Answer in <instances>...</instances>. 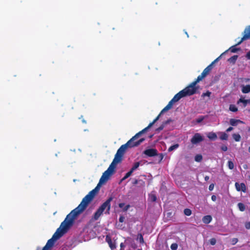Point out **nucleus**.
<instances>
[{
	"mask_svg": "<svg viewBox=\"0 0 250 250\" xmlns=\"http://www.w3.org/2000/svg\"><path fill=\"white\" fill-rule=\"evenodd\" d=\"M184 92L182 91H180L178 93L175 94L173 98L172 99V101H174L175 103L179 101L181 98L185 97V95L184 94Z\"/></svg>",
	"mask_w": 250,
	"mask_h": 250,
	"instance_id": "nucleus-17",
	"label": "nucleus"
},
{
	"mask_svg": "<svg viewBox=\"0 0 250 250\" xmlns=\"http://www.w3.org/2000/svg\"><path fill=\"white\" fill-rule=\"evenodd\" d=\"M207 76V75L204 72H202L201 75H199L197 77V78L195 81L196 83H198L200 81H202L204 78Z\"/></svg>",
	"mask_w": 250,
	"mask_h": 250,
	"instance_id": "nucleus-25",
	"label": "nucleus"
},
{
	"mask_svg": "<svg viewBox=\"0 0 250 250\" xmlns=\"http://www.w3.org/2000/svg\"><path fill=\"white\" fill-rule=\"evenodd\" d=\"M113 198L112 197H109L101 206L98 208L103 212L106 208L108 213L111 208L110 202L112 201Z\"/></svg>",
	"mask_w": 250,
	"mask_h": 250,
	"instance_id": "nucleus-11",
	"label": "nucleus"
},
{
	"mask_svg": "<svg viewBox=\"0 0 250 250\" xmlns=\"http://www.w3.org/2000/svg\"><path fill=\"white\" fill-rule=\"evenodd\" d=\"M209 242L211 245H215V244L216 243V240L215 238H212L210 239Z\"/></svg>",
	"mask_w": 250,
	"mask_h": 250,
	"instance_id": "nucleus-43",
	"label": "nucleus"
},
{
	"mask_svg": "<svg viewBox=\"0 0 250 250\" xmlns=\"http://www.w3.org/2000/svg\"><path fill=\"white\" fill-rule=\"evenodd\" d=\"M133 172L131 171V170H130L128 172H127L125 175V176L121 180V181H123L124 180H125V179H127V178H128L132 173Z\"/></svg>",
	"mask_w": 250,
	"mask_h": 250,
	"instance_id": "nucleus-36",
	"label": "nucleus"
},
{
	"mask_svg": "<svg viewBox=\"0 0 250 250\" xmlns=\"http://www.w3.org/2000/svg\"><path fill=\"white\" fill-rule=\"evenodd\" d=\"M248 151L250 153V146L248 148Z\"/></svg>",
	"mask_w": 250,
	"mask_h": 250,
	"instance_id": "nucleus-62",
	"label": "nucleus"
},
{
	"mask_svg": "<svg viewBox=\"0 0 250 250\" xmlns=\"http://www.w3.org/2000/svg\"><path fill=\"white\" fill-rule=\"evenodd\" d=\"M244 32L245 34L243 37L235 45H238L241 44L243 41L250 38V25L245 29Z\"/></svg>",
	"mask_w": 250,
	"mask_h": 250,
	"instance_id": "nucleus-14",
	"label": "nucleus"
},
{
	"mask_svg": "<svg viewBox=\"0 0 250 250\" xmlns=\"http://www.w3.org/2000/svg\"><path fill=\"white\" fill-rule=\"evenodd\" d=\"M175 102L174 101H172V100L171 99L169 102L168 104L162 110L160 114L155 118V119L151 123H149L148 125L145 128H148V129L149 128H150L159 120L162 114L167 111V110L170 109L172 108L173 104Z\"/></svg>",
	"mask_w": 250,
	"mask_h": 250,
	"instance_id": "nucleus-9",
	"label": "nucleus"
},
{
	"mask_svg": "<svg viewBox=\"0 0 250 250\" xmlns=\"http://www.w3.org/2000/svg\"><path fill=\"white\" fill-rule=\"evenodd\" d=\"M125 203H120L119 204V207L120 208H123V211H126L130 208V205H126L125 206Z\"/></svg>",
	"mask_w": 250,
	"mask_h": 250,
	"instance_id": "nucleus-26",
	"label": "nucleus"
},
{
	"mask_svg": "<svg viewBox=\"0 0 250 250\" xmlns=\"http://www.w3.org/2000/svg\"><path fill=\"white\" fill-rule=\"evenodd\" d=\"M232 137L236 142H239L241 140V136L239 134L234 133Z\"/></svg>",
	"mask_w": 250,
	"mask_h": 250,
	"instance_id": "nucleus-31",
	"label": "nucleus"
},
{
	"mask_svg": "<svg viewBox=\"0 0 250 250\" xmlns=\"http://www.w3.org/2000/svg\"><path fill=\"white\" fill-rule=\"evenodd\" d=\"M240 49L239 48H237L235 47V46H231V47L229 48V50L231 51V52H232V53H235L238 50H239Z\"/></svg>",
	"mask_w": 250,
	"mask_h": 250,
	"instance_id": "nucleus-39",
	"label": "nucleus"
},
{
	"mask_svg": "<svg viewBox=\"0 0 250 250\" xmlns=\"http://www.w3.org/2000/svg\"><path fill=\"white\" fill-rule=\"evenodd\" d=\"M214 185L213 184H210L209 186V187H208V189L210 190V191H211L213 190V189L214 188Z\"/></svg>",
	"mask_w": 250,
	"mask_h": 250,
	"instance_id": "nucleus-51",
	"label": "nucleus"
},
{
	"mask_svg": "<svg viewBox=\"0 0 250 250\" xmlns=\"http://www.w3.org/2000/svg\"><path fill=\"white\" fill-rule=\"evenodd\" d=\"M175 102L174 101H172V100L171 99L169 102L168 104L162 110L160 114L155 118V119L151 123H149L148 125L145 128H148V129L149 128H150L159 120L162 114L167 111V110L170 109L172 108L173 104Z\"/></svg>",
	"mask_w": 250,
	"mask_h": 250,
	"instance_id": "nucleus-7",
	"label": "nucleus"
},
{
	"mask_svg": "<svg viewBox=\"0 0 250 250\" xmlns=\"http://www.w3.org/2000/svg\"><path fill=\"white\" fill-rule=\"evenodd\" d=\"M242 92L245 94L250 92V84L243 85L242 88Z\"/></svg>",
	"mask_w": 250,
	"mask_h": 250,
	"instance_id": "nucleus-22",
	"label": "nucleus"
},
{
	"mask_svg": "<svg viewBox=\"0 0 250 250\" xmlns=\"http://www.w3.org/2000/svg\"><path fill=\"white\" fill-rule=\"evenodd\" d=\"M186 35H187V36L188 37V35L187 32H186Z\"/></svg>",
	"mask_w": 250,
	"mask_h": 250,
	"instance_id": "nucleus-64",
	"label": "nucleus"
},
{
	"mask_svg": "<svg viewBox=\"0 0 250 250\" xmlns=\"http://www.w3.org/2000/svg\"><path fill=\"white\" fill-rule=\"evenodd\" d=\"M229 109L232 112H236L238 111L237 107L234 104H230L229 107Z\"/></svg>",
	"mask_w": 250,
	"mask_h": 250,
	"instance_id": "nucleus-33",
	"label": "nucleus"
},
{
	"mask_svg": "<svg viewBox=\"0 0 250 250\" xmlns=\"http://www.w3.org/2000/svg\"><path fill=\"white\" fill-rule=\"evenodd\" d=\"M184 213L185 215L187 216H190L192 212L191 209L189 208H185L184 210Z\"/></svg>",
	"mask_w": 250,
	"mask_h": 250,
	"instance_id": "nucleus-34",
	"label": "nucleus"
},
{
	"mask_svg": "<svg viewBox=\"0 0 250 250\" xmlns=\"http://www.w3.org/2000/svg\"><path fill=\"white\" fill-rule=\"evenodd\" d=\"M197 83L195 81L191 83L188 86L185 88L182 91L183 92L185 97L187 96H190L195 94L197 90V87H196V84Z\"/></svg>",
	"mask_w": 250,
	"mask_h": 250,
	"instance_id": "nucleus-5",
	"label": "nucleus"
},
{
	"mask_svg": "<svg viewBox=\"0 0 250 250\" xmlns=\"http://www.w3.org/2000/svg\"><path fill=\"white\" fill-rule=\"evenodd\" d=\"M165 127V125L162 123V124L156 130L159 131H161Z\"/></svg>",
	"mask_w": 250,
	"mask_h": 250,
	"instance_id": "nucleus-45",
	"label": "nucleus"
},
{
	"mask_svg": "<svg viewBox=\"0 0 250 250\" xmlns=\"http://www.w3.org/2000/svg\"><path fill=\"white\" fill-rule=\"evenodd\" d=\"M70 229V227L67 226L64 222H62L60 227L57 229L56 232L54 233L52 236L53 239L55 240H57L60 238L64 233L67 232L68 230Z\"/></svg>",
	"mask_w": 250,
	"mask_h": 250,
	"instance_id": "nucleus-4",
	"label": "nucleus"
},
{
	"mask_svg": "<svg viewBox=\"0 0 250 250\" xmlns=\"http://www.w3.org/2000/svg\"><path fill=\"white\" fill-rule=\"evenodd\" d=\"M204 118L203 117H200L198 119H197L196 120V122L198 123H201V122L203 121V120H204Z\"/></svg>",
	"mask_w": 250,
	"mask_h": 250,
	"instance_id": "nucleus-52",
	"label": "nucleus"
},
{
	"mask_svg": "<svg viewBox=\"0 0 250 250\" xmlns=\"http://www.w3.org/2000/svg\"><path fill=\"white\" fill-rule=\"evenodd\" d=\"M212 220V217L210 215H206L203 217L202 221L205 224H209Z\"/></svg>",
	"mask_w": 250,
	"mask_h": 250,
	"instance_id": "nucleus-20",
	"label": "nucleus"
},
{
	"mask_svg": "<svg viewBox=\"0 0 250 250\" xmlns=\"http://www.w3.org/2000/svg\"><path fill=\"white\" fill-rule=\"evenodd\" d=\"M204 140V138L200 133H195L191 139V143L192 144H197Z\"/></svg>",
	"mask_w": 250,
	"mask_h": 250,
	"instance_id": "nucleus-13",
	"label": "nucleus"
},
{
	"mask_svg": "<svg viewBox=\"0 0 250 250\" xmlns=\"http://www.w3.org/2000/svg\"><path fill=\"white\" fill-rule=\"evenodd\" d=\"M172 122V120L171 119H169L167 120V121L164 122L163 123L166 126L167 125L169 124L170 122Z\"/></svg>",
	"mask_w": 250,
	"mask_h": 250,
	"instance_id": "nucleus-47",
	"label": "nucleus"
},
{
	"mask_svg": "<svg viewBox=\"0 0 250 250\" xmlns=\"http://www.w3.org/2000/svg\"><path fill=\"white\" fill-rule=\"evenodd\" d=\"M82 122H83V123H86V121H85L84 119H83V120H82Z\"/></svg>",
	"mask_w": 250,
	"mask_h": 250,
	"instance_id": "nucleus-61",
	"label": "nucleus"
},
{
	"mask_svg": "<svg viewBox=\"0 0 250 250\" xmlns=\"http://www.w3.org/2000/svg\"><path fill=\"white\" fill-rule=\"evenodd\" d=\"M178 248V245L177 243H172L170 246V249L172 250H176Z\"/></svg>",
	"mask_w": 250,
	"mask_h": 250,
	"instance_id": "nucleus-41",
	"label": "nucleus"
},
{
	"mask_svg": "<svg viewBox=\"0 0 250 250\" xmlns=\"http://www.w3.org/2000/svg\"><path fill=\"white\" fill-rule=\"evenodd\" d=\"M248 131H250V127H249V128H248Z\"/></svg>",
	"mask_w": 250,
	"mask_h": 250,
	"instance_id": "nucleus-63",
	"label": "nucleus"
},
{
	"mask_svg": "<svg viewBox=\"0 0 250 250\" xmlns=\"http://www.w3.org/2000/svg\"><path fill=\"white\" fill-rule=\"evenodd\" d=\"M56 241V240H55V239H53L52 237L49 239L45 246L42 248V250H50L54 246Z\"/></svg>",
	"mask_w": 250,
	"mask_h": 250,
	"instance_id": "nucleus-15",
	"label": "nucleus"
},
{
	"mask_svg": "<svg viewBox=\"0 0 250 250\" xmlns=\"http://www.w3.org/2000/svg\"><path fill=\"white\" fill-rule=\"evenodd\" d=\"M245 226L247 229H250V222H246L245 224Z\"/></svg>",
	"mask_w": 250,
	"mask_h": 250,
	"instance_id": "nucleus-48",
	"label": "nucleus"
},
{
	"mask_svg": "<svg viewBox=\"0 0 250 250\" xmlns=\"http://www.w3.org/2000/svg\"><path fill=\"white\" fill-rule=\"evenodd\" d=\"M212 69V67H211V65H208L204 70L203 71L205 74L207 75L209 74L210 71Z\"/></svg>",
	"mask_w": 250,
	"mask_h": 250,
	"instance_id": "nucleus-28",
	"label": "nucleus"
},
{
	"mask_svg": "<svg viewBox=\"0 0 250 250\" xmlns=\"http://www.w3.org/2000/svg\"><path fill=\"white\" fill-rule=\"evenodd\" d=\"M211 94V92H210L209 91H207L206 93H203L202 94V97H205V96L209 97L210 96Z\"/></svg>",
	"mask_w": 250,
	"mask_h": 250,
	"instance_id": "nucleus-42",
	"label": "nucleus"
},
{
	"mask_svg": "<svg viewBox=\"0 0 250 250\" xmlns=\"http://www.w3.org/2000/svg\"><path fill=\"white\" fill-rule=\"evenodd\" d=\"M117 164V163L112 161L107 169L103 173L100 179V184H104L108 180L110 177L115 172Z\"/></svg>",
	"mask_w": 250,
	"mask_h": 250,
	"instance_id": "nucleus-3",
	"label": "nucleus"
},
{
	"mask_svg": "<svg viewBox=\"0 0 250 250\" xmlns=\"http://www.w3.org/2000/svg\"><path fill=\"white\" fill-rule=\"evenodd\" d=\"M235 186L237 191L242 190L243 192H245L246 190V187L244 183H241L239 184L238 183H235Z\"/></svg>",
	"mask_w": 250,
	"mask_h": 250,
	"instance_id": "nucleus-18",
	"label": "nucleus"
},
{
	"mask_svg": "<svg viewBox=\"0 0 250 250\" xmlns=\"http://www.w3.org/2000/svg\"><path fill=\"white\" fill-rule=\"evenodd\" d=\"M221 150L223 151H226L228 150V147L225 145L222 146H221Z\"/></svg>",
	"mask_w": 250,
	"mask_h": 250,
	"instance_id": "nucleus-49",
	"label": "nucleus"
},
{
	"mask_svg": "<svg viewBox=\"0 0 250 250\" xmlns=\"http://www.w3.org/2000/svg\"><path fill=\"white\" fill-rule=\"evenodd\" d=\"M238 56L237 55H234L228 59V61L230 63L234 64L237 60Z\"/></svg>",
	"mask_w": 250,
	"mask_h": 250,
	"instance_id": "nucleus-27",
	"label": "nucleus"
},
{
	"mask_svg": "<svg viewBox=\"0 0 250 250\" xmlns=\"http://www.w3.org/2000/svg\"><path fill=\"white\" fill-rule=\"evenodd\" d=\"M209 179V177L208 176H206L205 177V180L206 181H208Z\"/></svg>",
	"mask_w": 250,
	"mask_h": 250,
	"instance_id": "nucleus-59",
	"label": "nucleus"
},
{
	"mask_svg": "<svg viewBox=\"0 0 250 250\" xmlns=\"http://www.w3.org/2000/svg\"><path fill=\"white\" fill-rule=\"evenodd\" d=\"M218 133L220 134L219 138L221 140H227L228 139V135L226 133L220 132Z\"/></svg>",
	"mask_w": 250,
	"mask_h": 250,
	"instance_id": "nucleus-24",
	"label": "nucleus"
},
{
	"mask_svg": "<svg viewBox=\"0 0 250 250\" xmlns=\"http://www.w3.org/2000/svg\"><path fill=\"white\" fill-rule=\"evenodd\" d=\"M140 165V163L139 162H137L134 163L133 167H131V168L130 169L131 172H133L134 170H135L137 168H138Z\"/></svg>",
	"mask_w": 250,
	"mask_h": 250,
	"instance_id": "nucleus-29",
	"label": "nucleus"
},
{
	"mask_svg": "<svg viewBox=\"0 0 250 250\" xmlns=\"http://www.w3.org/2000/svg\"><path fill=\"white\" fill-rule=\"evenodd\" d=\"M175 102L174 101H172V100L171 99L169 102L168 104L162 110L160 114L155 118V119L151 123H149L148 125L145 128H148V129L149 128H150L159 120L162 114L167 111V110L170 109L172 108L173 104Z\"/></svg>",
	"mask_w": 250,
	"mask_h": 250,
	"instance_id": "nucleus-10",
	"label": "nucleus"
},
{
	"mask_svg": "<svg viewBox=\"0 0 250 250\" xmlns=\"http://www.w3.org/2000/svg\"><path fill=\"white\" fill-rule=\"evenodd\" d=\"M138 182H139V181L138 180L136 179L133 182V184L134 185H137L138 183Z\"/></svg>",
	"mask_w": 250,
	"mask_h": 250,
	"instance_id": "nucleus-58",
	"label": "nucleus"
},
{
	"mask_svg": "<svg viewBox=\"0 0 250 250\" xmlns=\"http://www.w3.org/2000/svg\"><path fill=\"white\" fill-rule=\"evenodd\" d=\"M125 217L124 216L121 215L120 216L119 220L120 222L123 223L125 221Z\"/></svg>",
	"mask_w": 250,
	"mask_h": 250,
	"instance_id": "nucleus-50",
	"label": "nucleus"
},
{
	"mask_svg": "<svg viewBox=\"0 0 250 250\" xmlns=\"http://www.w3.org/2000/svg\"><path fill=\"white\" fill-rule=\"evenodd\" d=\"M207 136L210 140H215L217 138L216 134L213 132H209Z\"/></svg>",
	"mask_w": 250,
	"mask_h": 250,
	"instance_id": "nucleus-23",
	"label": "nucleus"
},
{
	"mask_svg": "<svg viewBox=\"0 0 250 250\" xmlns=\"http://www.w3.org/2000/svg\"><path fill=\"white\" fill-rule=\"evenodd\" d=\"M88 204L83 199L79 205L66 216L63 222L70 228L73 225L75 218L86 209Z\"/></svg>",
	"mask_w": 250,
	"mask_h": 250,
	"instance_id": "nucleus-2",
	"label": "nucleus"
},
{
	"mask_svg": "<svg viewBox=\"0 0 250 250\" xmlns=\"http://www.w3.org/2000/svg\"><path fill=\"white\" fill-rule=\"evenodd\" d=\"M179 147V145L178 144H175V145H173L171 146H170L168 149V151L169 152H170V151H173V150L177 148L178 147Z\"/></svg>",
	"mask_w": 250,
	"mask_h": 250,
	"instance_id": "nucleus-32",
	"label": "nucleus"
},
{
	"mask_svg": "<svg viewBox=\"0 0 250 250\" xmlns=\"http://www.w3.org/2000/svg\"><path fill=\"white\" fill-rule=\"evenodd\" d=\"M225 52L222 53L219 57H218V58H217L215 60H214L209 65H211V67H213V65L216 63V62H217L219 59H220L221 57L225 53Z\"/></svg>",
	"mask_w": 250,
	"mask_h": 250,
	"instance_id": "nucleus-40",
	"label": "nucleus"
},
{
	"mask_svg": "<svg viewBox=\"0 0 250 250\" xmlns=\"http://www.w3.org/2000/svg\"><path fill=\"white\" fill-rule=\"evenodd\" d=\"M105 241L108 243L109 247L111 250H113L116 249V246L115 242L112 241L111 238L109 235H106Z\"/></svg>",
	"mask_w": 250,
	"mask_h": 250,
	"instance_id": "nucleus-16",
	"label": "nucleus"
},
{
	"mask_svg": "<svg viewBox=\"0 0 250 250\" xmlns=\"http://www.w3.org/2000/svg\"><path fill=\"white\" fill-rule=\"evenodd\" d=\"M103 184H100V182L98 184L97 186L90 191L83 198L87 203L89 204L90 202L93 199L96 194L100 190V186Z\"/></svg>",
	"mask_w": 250,
	"mask_h": 250,
	"instance_id": "nucleus-6",
	"label": "nucleus"
},
{
	"mask_svg": "<svg viewBox=\"0 0 250 250\" xmlns=\"http://www.w3.org/2000/svg\"><path fill=\"white\" fill-rule=\"evenodd\" d=\"M150 198L152 201L155 202L157 200V197L155 195L153 194L150 196Z\"/></svg>",
	"mask_w": 250,
	"mask_h": 250,
	"instance_id": "nucleus-46",
	"label": "nucleus"
},
{
	"mask_svg": "<svg viewBox=\"0 0 250 250\" xmlns=\"http://www.w3.org/2000/svg\"><path fill=\"white\" fill-rule=\"evenodd\" d=\"M120 247H121V249H120V250H124V248L125 247V245L124 243H121L120 244Z\"/></svg>",
	"mask_w": 250,
	"mask_h": 250,
	"instance_id": "nucleus-53",
	"label": "nucleus"
},
{
	"mask_svg": "<svg viewBox=\"0 0 250 250\" xmlns=\"http://www.w3.org/2000/svg\"><path fill=\"white\" fill-rule=\"evenodd\" d=\"M140 241L141 242H144L143 237V236H142V235H141V237H140Z\"/></svg>",
	"mask_w": 250,
	"mask_h": 250,
	"instance_id": "nucleus-60",
	"label": "nucleus"
},
{
	"mask_svg": "<svg viewBox=\"0 0 250 250\" xmlns=\"http://www.w3.org/2000/svg\"><path fill=\"white\" fill-rule=\"evenodd\" d=\"M102 214L103 212L98 208L94 214L93 219L95 220H98Z\"/></svg>",
	"mask_w": 250,
	"mask_h": 250,
	"instance_id": "nucleus-21",
	"label": "nucleus"
},
{
	"mask_svg": "<svg viewBox=\"0 0 250 250\" xmlns=\"http://www.w3.org/2000/svg\"><path fill=\"white\" fill-rule=\"evenodd\" d=\"M202 156L200 154H197L195 157V161L197 162H200L202 160Z\"/></svg>",
	"mask_w": 250,
	"mask_h": 250,
	"instance_id": "nucleus-35",
	"label": "nucleus"
},
{
	"mask_svg": "<svg viewBox=\"0 0 250 250\" xmlns=\"http://www.w3.org/2000/svg\"><path fill=\"white\" fill-rule=\"evenodd\" d=\"M158 155L159 156V158H160V161H162V159L164 158V156H163V154L162 153H160Z\"/></svg>",
	"mask_w": 250,
	"mask_h": 250,
	"instance_id": "nucleus-57",
	"label": "nucleus"
},
{
	"mask_svg": "<svg viewBox=\"0 0 250 250\" xmlns=\"http://www.w3.org/2000/svg\"><path fill=\"white\" fill-rule=\"evenodd\" d=\"M229 123L232 126H236L238 123H243V122L239 119H231Z\"/></svg>",
	"mask_w": 250,
	"mask_h": 250,
	"instance_id": "nucleus-19",
	"label": "nucleus"
},
{
	"mask_svg": "<svg viewBox=\"0 0 250 250\" xmlns=\"http://www.w3.org/2000/svg\"><path fill=\"white\" fill-rule=\"evenodd\" d=\"M143 154L148 157H154L158 155V151L155 148L146 149L143 151Z\"/></svg>",
	"mask_w": 250,
	"mask_h": 250,
	"instance_id": "nucleus-12",
	"label": "nucleus"
},
{
	"mask_svg": "<svg viewBox=\"0 0 250 250\" xmlns=\"http://www.w3.org/2000/svg\"><path fill=\"white\" fill-rule=\"evenodd\" d=\"M148 130V128H144L142 130L136 133L129 141L124 145H122L118 149L113 161L118 164L122 162L123 156L128 148H131L140 145L145 140V138H141L137 141L135 140L138 138L142 134L146 132Z\"/></svg>",
	"mask_w": 250,
	"mask_h": 250,
	"instance_id": "nucleus-1",
	"label": "nucleus"
},
{
	"mask_svg": "<svg viewBox=\"0 0 250 250\" xmlns=\"http://www.w3.org/2000/svg\"><path fill=\"white\" fill-rule=\"evenodd\" d=\"M248 100H245V99H242V98H240L238 101V104L239 103H242L244 104V105L246 106L247 105V104H248Z\"/></svg>",
	"mask_w": 250,
	"mask_h": 250,
	"instance_id": "nucleus-38",
	"label": "nucleus"
},
{
	"mask_svg": "<svg viewBox=\"0 0 250 250\" xmlns=\"http://www.w3.org/2000/svg\"><path fill=\"white\" fill-rule=\"evenodd\" d=\"M232 130H233V127H231V126H230V127H229V128H228L227 129L226 131L227 132H230V131H232Z\"/></svg>",
	"mask_w": 250,
	"mask_h": 250,
	"instance_id": "nucleus-55",
	"label": "nucleus"
},
{
	"mask_svg": "<svg viewBox=\"0 0 250 250\" xmlns=\"http://www.w3.org/2000/svg\"><path fill=\"white\" fill-rule=\"evenodd\" d=\"M228 166L230 169H233L234 168V164L232 161L229 160L228 162Z\"/></svg>",
	"mask_w": 250,
	"mask_h": 250,
	"instance_id": "nucleus-37",
	"label": "nucleus"
},
{
	"mask_svg": "<svg viewBox=\"0 0 250 250\" xmlns=\"http://www.w3.org/2000/svg\"><path fill=\"white\" fill-rule=\"evenodd\" d=\"M246 58L249 59V60H250V51H249L247 54H246Z\"/></svg>",
	"mask_w": 250,
	"mask_h": 250,
	"instance_id": "nucleus-54",
	"label": "nucleus"
},
{
	"mask_svg": "<svg viewBox=\"0 0 250 250\" xmlns=\"http://www.w3.org/2000/svg\"><path fill=\"white\" fill-rule=\"evenodd\" d=\"M211 200L213 201H215L216 200V196L215 195H213L211 196Z\"/></svg>",
	"mask_w": 250,
	"mask_h": 250,
	"instance_id": "nucleus-56",
	"label": "nucleus"
},
{
	"mask_svg": "<svg viewBox=\"0 0 250 250\" xmlns=\"http://www.w3.org/2000/svg\"><path fill=\"white\" fill-rule=\"evenodd\" d=\"M175 102L174 101H172V100L171 99L169 102L168 104L162 110L160 114L155 118V119L151 123H149L148 125L145 128H148V129L149 128H150L159 120L162 114L167 111V110L170 109L172 108L173 104Z\"/></svg>",
	"mask_w": 250,
	"mask_h": 250,
	"instance_id": "nucleus-8",
	"label": "nucleus"
},
{
	"mask_svg": "<svg viewBox=\"0 0 250 250\" xmlns=\"http://www.w3.org/2000/svg\"><path fill=\"white\" fill-rule=\"evenodd\" d=\"M238 240L236 238H232L231 241L232 245H234L236 244L238 242Z\"/></svg>",
	"mask_w": 250,
	"mask_h": 250,
	"instance_id": "nucleus-44",
	"label": "nucleus"
},
{
	"mask_svg": "<svg viewBox=\"0 0 250 250\" xmlns=\"http://www.w3.org/2000/svg\"><path fill=\"white\" fill-rule=\"evenodd\" d=\"M239 209L241 211H244L246 209L245 205L242 203H239L237 205Z\"/></svg>",
	"mask_w": 250,
	"mask_h": 250,
	"instance_id": "nucleus-30",
	"label": "nucleus"
}]
</instances>
